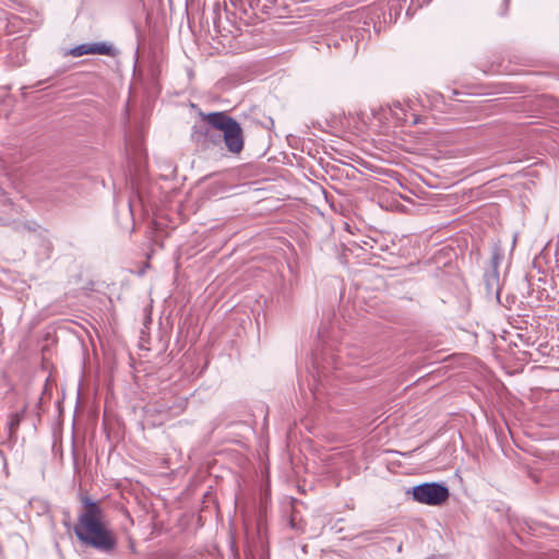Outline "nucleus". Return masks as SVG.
<instances>
[{"mask_svg": "<svg viewBox=\"0 0 559 559\" xmlns=\"http://www.w3.org/2000/svg\"><path fill=\"white\" fill-rule=\"evenodd\" d=\"M84 511L78 518L73 532L82 545L103 554H111L117 548V538L104 521V511L98 502L90 497L82 498Z\"/></svg>", "mask_w": 559, "mask_h": 559, "instance_id": "obj_1", "label": "nucleus"}, {"mask_svg": "<svg viewBox=\"0 0 559 559\" xmlns=\"http://www.w3.org/2000/svg\"><path fill=\"white\" fill-rule=\"evenodd\" d=\"M204 122L222 132L227 151L231 154H239L243 150L245 139L240 123L225 111L200 112Z\"/></svg>", "mask_w": 559, "mask_h": 559, "instance_id": "obj_2", "label": "nucleus"}, {"mask_svg": "<svg viewBox=\"0 0 559 559\" xmlns=\"http://www.w3.org/2000/svg\"><path fill=\"white\" fill-rule=\"evenodd\" d=\"M408 493L414 501L427 506H440L445 502L450 496L449 488L442 483H421L414 486Z\"/></svg>", "mask_w": 559, "mask_h": 559, "instance_id": "obj_3", "label": "nucleus"}, {"mask_svg": "<svg viewBox=\"0 0 559 559\" xmlns=\"http://www.w3.org/2000/svg\"><path fill=\"white\" fill-rule=\"evenodd\" d=\"M191 138L197 146L202 151H207L214 146L221 145L222 135L216 129L207 122L204 124H194L192 127Z\"/></svg>", "mask_w": 559, "mask_h": 559, "instance_id": "obj_4", "label": "nucleus"}, {"mask_svg": "<svg viewBox=\"0 0 559 559\" xmlns=\"http://www.w3.org/2000/svg\"><path fill=\"white\" fill-rule=\"evenodd\" d=\"M500 257L498 253H493L490 260V269L484 274V284L487 296H496L499 299L500 286H499V266Z\"/></svg>", "mask_w": 559, "mask_h": 559, "instance_id": "obj_5", "label": "nucleus"}, {"mask_svg": "<svg viewBox=\"0 0 559 559\" xmlns=\"http://www.w3.org/2000/svg\"><path fill=\"white\" fill-rule=\"evenodd\" d=\"M116 50L110 44L103 43H91V53L115 56Z\"/></svg>", "mask_w": 559, "mask_h": 559, "instance_id": "obj_6", "label": "nucleus"}, {"mask_svg": "<svg viewBox=\"0 0 559 559\" xmlns=\"http://www.w3.org/2000/svg\"><path fill=\"white\" fill-rule=\"evenodd\" d=\"M22 414L20 413H13L9 416V419H8V430H9V436L12 438L15 432L17 431L19 429V426L21 424V420H22Z\"/></svg>", "mask_w": 559, "mask_h": 559, "instance_id": "obj_7", "label": "nucleus"}, {"mask_svg": "<svg viewBox=\"0 0 559 559\" xmlns=\"http://www.w3.org/2000/svg\"><path fill=\"white\" fill-rule=\"evenodd\" d=\"M126 145H127V152H128V158L129 159H133V158H140L142 156V147H141V144L139 142L136 143H132L131 140H127L126 141Z\"/></svg>", "mask_w": 559, "mask_h": 559, "instance_id": "obj_8", "label": "nucleus"}, {"mask_svg": "<svg viewBox=\"0 0 559 559\" xmlns=\"http://www.w3.org/2000/svg\"><path fill=\"white\" fill-rule=\"evenodd\" d=\"M68 53L72 57H82L84 55H91V44H81L71 48Z\"/></svg>", "mask_w": 559, "mask_h": 559, "instance_id": "obj_9", "label": "nucleus"}, {"mask_svg": "<svg viewBox=\"0 0 559 559\" xmlns=\"http://www.w3.org/2000/svg\"><path fill=\"white\" fill-rule=\"evenodd\" d=\"M314 368L317 369V376L321 381L322 378L326 377V368L324 366H320L318 361L314 362Z\"/></svg>", "mask_w": 559, "mask_h": 559, "instance_id": "obj_10", "label": "nucleus"}, {"mask_svg": "<svg viewBox=\"0 0 559 559\" xmlns=\"http://www.w3.org/2000/svg\"><path fill=\"white\" fill-rule=\"evenodd\" d=\"M502 5H503V11H502V12H500V14H501V15H504V14H506V12H507V8H508V0H504Z\"/></svg>", "mask_w": 559, "mask_h": 559, "instance_id": "obj_11", "label": "nucleus"}, {"mask_svg": "<svg viewBox=\"0 0 559 559\" xmlns=\"http://www.w3.org/2000/svg\"><path fill=\"white\" fill-rule=\"evenodd\" d=\"M127 205H128V209H129V213L132 216V203H131L130 200L128 201Z\"/></svg>", "mask_w": 559, "mask_h": 559, "instance_id": "obj_12", "label": "nucleus"}, {"mask_svg": "<svg viewBox=\"0 0 559 559\" xmlns=\"http://www.w3.org/2000/svg\"><path fill=\"white\" fill-rule=\"evenodd\" d=\"M247 559H253V558H251V557H249V556H248V557H247Z\"/></svg>", "mask_w": 559, "mask_h": 559, "instance_id": "obj_13", "label": "nucleus"}]
</instances>
